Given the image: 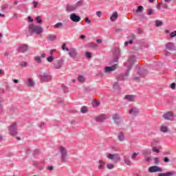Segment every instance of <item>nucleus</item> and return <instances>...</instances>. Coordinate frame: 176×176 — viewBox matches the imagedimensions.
I'll return each instance as SVG.
<instances>
[{
  "instance_id": "1",
  "label": "nucleus",
  "mask_w": 176,
  "mask_h": 176,
  "mask_svg": "<svg viewBox=\"0 0 176 176\" xmlns=\"http://www.w3.org/2000/svg\"><path fill=\"white\" fill-rule=\"evenodd\" d=\"M43 31V30H42L41 26L35 25L34 23H31L29 25V33L30 34V36L33 34H37V35H39L42 34Z\"/></svg>"
},
{
  "instance_id": "2",
  "label": "nucleus",
  "mask_w": 176,
  "mask_h": 176,
  "mask_svg": "<svg viewBox=\"0 0 176 176\" xmlns=\"http://www.w3.org/2000/svg\"><path fill=\"white\" fill-rule=\"evenodd\" d=\"M58 149L61 155L60 160L62 163H67L68 162V151H67V148L63 146H59Z\"/></svg>"
},
{
  "instance_id": "3",
  "label": "nucleus",
  "mask_w": 176,
  "mask_h": 176,
  "mask_svg": "<svg viewBox=\"0 0 176 176\" xmlns=\"http://www.w3.org/2000/svg\"><path fill=\"white\" fill-rule=\"evenodd\" d=\"M134 63H135V56L131 55L129 57L127 61L124 63L125 67H126L127 72L131 69L133 65H134Z\"/></svg>"
},
{
  "instance_id": "4",
  "label": "nucleus",
  "mask_w": 176,
  "mask_h": 176,
  "mask_svg": "<svg viewBox=\"0 0 176 176\" xmlns=\"http://www.w3.org/2000/svg\"><path fill=\"white\" fill-rule=\"evenodd\" d=\"M138 75H139L140 77L135 76L134 79L136 82H140V79H141V78H144L146 75H148V70L143 67H140L138 71Z\"/></svg>"
},
{
  "instance_id": "5",
  "label": "nucleus",
  "mask_w": 176,
  "mask_h": 176,
  "mask_svg": "<svg viewBox=\"0 0 176 176\" xmlns=\"http://www.w3.org/2000/svg\"><path fill=\"white\" fill-rule=\"evenodd\" d=\"M39 78L42 83H44L45 82H50V80H52V76H50V74L49 73L41 72Z\"/></svg>"
},
{
  "instance_id": "6",
  "label": "nucleus",
  "mask_w": 176,
  "mask_h": 176,
  "mask_svg": "<svg viewBox=\"0 0 176 176\" xmlns=\"http://www.w3.org/2000/svg\"><path fill=\"white\" fill-rule=\"evenodd\" d=\"M9 131L11 135H17V123L13 122L9 127Z\"/></svg>"
},
{
  "instance_id": "7",
  "label": "nucleus",
  "mask_w": 176,
  "mask_h": 176,
  "mask_svg": "<svg viewBox=\"0 0 176 176\" xmlns=\"http://www.w3.org/2000/svg\"><path fill=\"white\" fill-rule=\"evenodd\" d=\"M66 51L69 52V56H70L72 58H76V56H78V52H76V50H75V48H66Z\"/></svg>"
},
{
  "instance_id": "8",
  "label": "nucleus",
  "mask_w": 176,
  "mask_h": 176,
  "mask_svg": "<svg viewBox=\"0 0 176 176\" xmlns=\"http://www.w3.org/2000/svg\"><path fill=\"white\" fill-rule=\"evenodd\" d=\"M64 64V60L63 59L56 60L54 63V67L56 69H60Z\"/></svg>"
},
{
  "instance_id": "9",
  "label": "nucleus",
  "mask_w": 176,
  "mask_h": 176,
  "mask_svg": "<svg viewBox=\"0 0 176 176\" xmlns=\"http://www.w3.org/2000/svg\"><path fill=\"white\" fill-rule=\"evenodd\" d=\"M120 56V50L119 48H116L113 52L114 63H118L119 60V56Z\"/></svg>"
},
{
  "instance_id": "10",
  "label": "nucleus",
  "mask_w": 176,
  "mask_h": 176,
  "mask_svg": "<svg viewBox=\"0 0 176 176\" xmlns=\"http://www.w3.org/2000/svg\"><path fill=\"white\" fill-rule=\"evenodd\" d=\"M166 47L167 50H169V52H173L174 50H176L175 44L173 42H168L166 44Z\"/></svg>"
},
{
  "instance_id": "11",
  "label": "nucleus",
  "mask_w": 176,
  "mask_h": 176,
  "mask_svg": "<svg viewBox=\"0 0 176 176\" xmlns=\"http://www.w3.org/2000/svg\"><path fill=\"white\" fill-rule=\"evenodd\" d=\"M70 19L72 21H74V23H79V21H80V16L76 15L75 13H72L70 14Z\"/></svg>"
},
{
  "instance_id": "12",
  "label": "nucleus",
  "mask_w": 176,
  "mask_h": 176,
  "mask_svg": "<svg viewBox=\"0 0 176 176\" xmlns=\"http://www.w3.org/2000/svg\"><path fill=\"white\" fill-rule=\"evenodd\" d=\"M162 171V168L157 166H153L148 168V173H157Z\"/></svg>"
},
{
  "instance_id": "13",
  "label": "nucleus",
  "mask_w": 176,
  "mask_h": 176,
  "mask_svg": "<svg viewBox=\"0 0 176 176\" xmlns=\"http://www.w3.org/2000/svg\"><path fill=\"white\" fill-rule=\"evenodd\" d=\"M28 50V45L23 44L22 45H20L18 48V52L19 53H25Z\"/></svg>"
},
{
  "instance_id": "14",
  "label": "nucleus",
  "mask_w": 176,
  "mask_h": 176,
  "mask_svg": "<svg viewBox=\"0 0 176 176\" xmlns=\"http://www.w3.org/2000/svg\"><path fill=\"white\" fill-rule=\"evenodd\" d=\"M106 119H107V117L105 114H101L95 118V120L96 122H104V120H106Z\"/></svg>"
},
{
  "instance_id": "15",
  "label": "nucleus",
  "mask_w": 176,
  "mask_h": 176,
  "mask_svg": "<svg viewBox=\"0 0 176 176\" xmlns=\"http://www.w3.org/2000/svg\"><path fill=\"white\" fill-rule=\"evenodd\" d=\"M129 113L130 115H134V116H137V115L140 113V109H138L137 107H133L129 110Z\"/></svg>"
},
{
  "instance_id": "16",
  "label": "nucleus",
  "mask_w": 176,
  "mask_h": 176,
  "mask_svg": "<svg viewBox=\"0 0 176 176\" xmlns=\"http://www.w3.org/2000/svg\"><path fill=\"white\" fill-rule=\"evenodd\" d=\"M116 67H118V65H114L111 67H105L104 72H106L107 74H108L109 72H112L115 71V69H116Z\"/></svg>"
},
{
  "instance_id": "17",
  "label": "nucleus",
  "mask_w": 176,
  "mask_h": 176,
  "mask_svg": "<svg viewBox=\"0 0 176 176\" xmlns=\"http://www.w3.org/2000/svg\"><path fill=\"white\" fill-rule=\"evenodd\" d=\"M174 116V113L173 111H168L167 113H165L163 116V118H165L166 120H170L171 118Z\"/></svg>"
},
{
  "instance_id": "18",
  "label": "nucleus",
  "mask_w": 176,
  "mask_h": 176,
  "mask_svg": "<svg viewBox=\"0 0 176 176\" xmlns=\"http://www.w3.org/2000/svg\"><path fill=\"white\" fill-rule=\"evenodd\" d=\"M113 119L114 120V122L116 124H120V116L118 113L113 115Z\"/></svg>"
},
{
  "instance_id": "19",
  "label": "nucleus",
  "mask_w": 176,
  "mask_h": 176,
  "mask_svg": "<svg viewBox=\"0 0 176 176\" xmlns=\"http://www.w3.org/2000/svg\"><path fill=\"white\" fill-rule=\"evenodd\" d=\"M76 6L74 5H69V4H67L66 6V11L67 12H74V10H76Z\"/></svg>"
},
{
  "instance_id": "20",
  "label": "nucleus",
  "mask_w": 176,
  "mask_h": 176,
  "mask_svg": "<svg viewBox=\"0 0 176 176\" xmlns=\"http://www.w3.org/2000/svg\"><path fill=\"white\" fill-rule=\"evenodd\" d=\"M129 76V72L124 74H119L117 77L118 80H125L126 78Z\"/></svg>"
},
{
  "instance_id": "21",
  "label": "nucleus",
  "mask_w": 176,
  "mask_h": 176,
  "mask_svg": "<svg viewBox=\"0 0 176 176\" xmlns=\"http://www.w3.org/2000/svg\"><path fill=\"white\" fill-rule=\"evenodd\" d=\"M135 98V96L134 95H126L124 96V100H126V101L133 102L134 101Z\"/></svg>"
},
{
  "instance_id": "22",
  "label": "nucleus",
  "mask_w": 176,
  "mask_h": 176,
  "mask_svg": "<svg viewBox=\"0 0 176 176\" xmlns=\"http://www.w3.org/2000/svg\"><path fill=\"white\" fill-rule=\"evenodd\" d=\"M118 138L119 141H120V142L124 141V140H125L124 133H123V132H120L118 133Z\"/></svg>"
},
{
  "instance_id": "23",
  "label": "nucleus",
  "mask_w": 176,
  "mask_h": 176,
  "mask_svg": "<svg viewBox=\"0 0 176 176\" xmlns=\"http://www.w3.org/2000/svg\"><path fill=\"white\" fill-rule=\"evenodd\" d=\"M174 174H175V172H168L166 173H159L158 176H173Z\"/></svg>"
},
{
  "instance_id": "24",
  "label": "nucleus",
  "mask_w": 176,
  "mask_h": 176,
  "mask_svg": "<svg viewBox=\"0 0 176 176\" xmlns=\"http://www.w3.org/2000/svg\"><path fill=\"white\" fill-rule=\"evenodd\" d=\"M47 39L48 41H56V39H57V36L54 35V34H50L47 37Z\"/></svg>"
},
{
  "instance_id": "25",
  "label": "nucleus",
  "mask_w": 176,
  "mask_h": 176,
  "mask_svg": "<svg viewBox=\"0 0 176 176\" xmlns=\"http://www.w3.org/2000/svg\"><path fill=\"white\" fill-rule=\"evenodd\" d=\"M118 12H115L113 13L112 16L110 17V20L111 21H115L116 19H118Z\"/></svg>"
},
{
  "instance_id": "26",
  "label": "nucleus",
  "mask_w": 176,
  "mask_h": 176,
  "mask_svg": "<svg viewBox=\"0 0 176 176\" xmlns=\"http://www.w3.org/2000/svg\"><path fill=\"white\" fill-rule=\"evenodd\" d=\"M99 166H98V168H99V170H101L102 168H104V166L105 164V162L102 160H100L99 161Z\"/></svg>"
},
{
  "instance_id": "27",
  "label": "nucleus",
  "mask_w": 176,
  "mask_h": 176,
  "mask_svg": "<svg viewBox=\"0 0 176 176\" xmlns=\"http://www.w3.org/2000/svg\"><path fill=\"white\" fill-rule=\"evenodd\" d=\"M160 131L162 133H167L168 131V128L166 126L162 125L160 128Z\"/></svg>"
},
{
  "instance_id": "28",
  "label": "nucleus",
  "mask_w": 176,
  "mask_h": 176,
  "mask_svg": "<svg viewBox=\"0 0 176 176\" xmlns=\"http://www.w3.org/2000/svg\"><path fill=\"white\" fill-rule=\"evenodd\" d=\"M155 27H162L163 25V21H159V20H155Z\"/></svg>"
},
{
  "instance_id": "29",
  "label": "nucleus",
  "mask_w": 176,
  "mask_h": 176,
  "mask_svg": "<svg viewBox=\"0 0 176 176\" xmlns=\"http://www.w3.org/2000/svg\"><path fill=\"white\" fill-rule=\"evenodd\" d=\"M78 82L83 83V82H85V80H86V78H85V76L80 75L78 77Z\"/></svg>"
},
{
  "instance_id": "30",
  "label": "nucleus",
  "mask_w": 176,
  "mask_h": 176,
  "mask_svg": "<svg viewBox=\"0 0 176 176\" xmlns=\"http://www.w3.org/2000/svg\"><path fill=\"white\" fill-rule=\"evenodd\" d=\"M27 86L28 87L34 86V81L32 80V79L28 78Z\"/></svg>"
},
{
  "instance_id": "31",
  "label": "nucleus",
  "mask_w": 176,
  "mask_h": 176,
  "mask_svg": "<svg viewBox=\"0 0 176 176\" xmlns=\"http://www.w3.org/2000/svg\"><path fill=\"white\" fill-rule=\"evenodd\" d=\"M128 39L129 40V42H132L133 44V41L135 39V36L134 34H131L128 36Z\"/></svg>"
},
{
  "instance_id": "32",
  "label": "nucleus",
  "mask_w": 176,
  "mask_h": 176,
  "mask_svg": "<svg viewBox=\"0 0 176 176\" xmlns=\"http://www.w3.org/2000/svg\"><path fill=\"white\" fill-rule=\"evenodd\" d=\"M142 155H144V156H148V155H151V150H144L142 151Z\"/></svg>"
},
{
  "instance_id": "33",
  "label": "nucleus",
  "mask_w": 176,
  "mask_h": 176,
  "mask_svg": "<svg viewBox=\"0 0 176 176\" xmlns=\"http://www.w3.org/2000/svg\"><path fill=\"white\" fill-rule=\"evenodd\" d=\"M124 163L127 164V166H131V161L126 157H125Z\"/></svg>"
},
{
  "instance_id": "34",
  "label": "nucleus",
  "mask_w": 176,
  "mask_h": 176,
  "mask_svg": "<svg viewBox=\"0 0 176 176\" xmlns=\"http://www.w3.org/2000/svg\"><path fill=\"white\" fill-rule=\"evenodd\" d=\"M107 157L108 159H110V160H113L115 157H116V154H109Z\"/></svg>"
},
{
  "instance_id": "35",
  "label": "nucleus",
  "mask_w": 176,
  "mask_h": 176,
  "mask_svg": "<svg viewBox=\"0 0 176 176\" xmlns=\"http://www.w3.org/2000/svg\"><path fill=\"white\" fill-rule=\"evenodd\" d=\"M64 25V24L63 23H58L56 24H55L54 25V28H61V27H63Z\"/></svg>"
},
{
  "instance_id": "36",
  "label": "nucleus",
  "mask_w": 176,
  "mask_h": 176,
  "mask_svg": "<svg viewBox=\"0 0 176 176\" xmlns=\"http://www.w3.org/2000/svg\"><path fill=\"white\" fill-rule=\"evenodd\" d=\"M34 60L35 61H36V63H38V64H41V63H42V59H41L40 56H35Z\"/></svg>"
},
{
  "instance_id": "37",
  "label": "nucleus",
  "mask_w": 176,
  "mask_h": 176,
  "mask_svg": "<svg viewBox=\"0 0 176 176\" xmlns=\"http://www.w3.org/2000/svg\"><path fill=\"white\" fill-rule=\"evenodd\" d=\"M143 10L144 7H142V6H139L136 10V13H140V12H142Z\"/></svg>"
},
{
  "instance_id": "38",
  "label": "nucleus",
  "mask_w": 176,
  "mask_h": 176,
  "mask_svg": "<svg viewBox=\"0 0 176 176\" xmlns=\"http://www.w3.org/2000/svg\"><path fill=\"white\" fill-rule=\"evenodd\" d=\"M88 46H89V47H93V48H94V47H97V44L95 43H89L88 44Z\"/></svg>"
},
{
  "instance_id": "39",
  "label": "nucleus",
  "mask_w": 176,
  "mask_h": 176,
  "mask_svg": "<svg viewBox=\"0 0 176 176\" xmlns=\"http://www.w3.org/2000/svg\"><path fill=\"white\" fill-rule=\"evenodd\" d=\"M80 111H81L82 113H86V112H87V107H81Z\"/></svg>"
},
{
  "instance_id": "40",
  "label": "nucleus",
  "mask_w": 176,
  "mask_h": 176,
  "mask_svg": "<svg viewBox=\"0 0 176 176\" xmlns=\"http://www.w3.org/2000/svg\"><path fill=\"white\" fill-rule=\"evenodd\" d=\"M85 56L87 57V58H91V53H90L89 52H86Z\"/></svg>"
},
{
  "instance_id": "41",
  "label": "nucleus",
  "mask_w": 176,
  "mask_h": 176,
  "mask_svg": "<svg viewBox=\"0 0 176 176\" xmlns=\"http://www.w3.org/2000/svg\"><path fill=\"white\" fill-rule=\"evenodd\" d=\"M62 89H63V90H64L65 93H67L68 92V88L65 85H62Z\"/></svg>"
},
{
  "instance_id": "42",
  "label": "nucleus",
  "mask_w": 176,
  "mask_h": 176,
  "mask_svg": "<svg viewBox=\"0 0 176 176\" xmlns=\"http://www.w3.org/2000/svg\"><path fill=\"white\" fill-rule=\"evenodd\" d=\"M93 107H98L100 105V101H95L92 102Z\"/></svg>"
},
{
  "instance_id": "43",
  "label": "nucleus",
  "mask_w": 176,
  "mask_h": 176,
  "mask_svg": "<svg viewBox=\"0 0 176 176\" xmlns=\"http://www.w3.org/2000/svg\"><path fill=\"white\" fill-rule=\"evenodd\" d=\"M161 7L164 9H168V6L164 3H161Z\"/></svg>"
},
{
  "instance_id": "44",
  "label": "nucleus",
  "mask_w": 176,
  "mask_h": 176,
  "mask_svg": "<svg viewBox=\"0 0 176 176\" xmlns=\"http://www.w3.org/2000/svg\"><path fill=\"white\" fill-rule=\"evenodd\" d=\"M107 168H109V170L115 167V165L112 164H108L107 166Z\"/></svg>"
},
{
  "instance_id": "45",
  "label": "nucleus",
  "mask_w": 176,
  "mask_h": 176,
  "mask_svg": "<svg viewBox=\"0 0 176 176\" xmlns=\"http://www.w3.org/2000/svg\"><path fill=\"white\" fill-rule=\"evenodd\" d=\"M9 6L8 4H4L3 6H1V10H6V9H8V7Z\"/></svg>"
},
{
  "instance_id": "46",
  "label": "nucleus",
  "mask_w": 176,
  "mask_h": 176,
  "mask_svg": "<svg viewBox=\"0 0 176 176\" xmlns=\"http://www.w3.org/2000/svg\"><path fill=\"white\" fill-rule=\"evenodd\" d=\"M53 60H54V58H53V56H50L47 58V61H48V63H52Z\"/></svg>"
},
{
  "instance_id": "47",
  "label": "nucleus",
  "mask_w": 176,
  "mask_h": 176,
  "mask_svg": "<svg viewBox=\"0 0 176 176\" xmlns=\"http://www.w3.org/2000/svg\"><path fill=\"white\" fill-rule=\"evenodd\" d=\"M175 36H176V30L174 32H172L170 34V38H174Z\"/></svg>"
},
{
  "instance_id": "48",
  "label": "nucleus",
  "mask_w": 176,
  "mask_h": 176,
  "mask_svg": "<svg viewBox=\"0 0 176 176\" xmlns=\"http://www.w3.org/2000/svg\"><path fill=\"white\" fill-rule=\"evenodd\" d=\"M36 21H37V23H38V24H41V23H42V19H41V16H37L36 18Z\"/></svg>"
},
{
  "instance_id": "49",
  "label": "nucleus",
  "mask_w": 176,
  "mask_h": 176,
  "mask_svg": "<svg viewBox=\"0 0 176 176\" xmlns=\"http://www.w3.org/2000/svg\"><path fill=\"white\" fill-rule=\"evenodd\" d=\"M147 14H148V16H151V14H153V10H152V9L148 10Z\"/></svg>"
},
{
  "instance_id": "50",
  "label": "nucleus",
  "mask_w": 176,
  "mask_h": 176,
  "mask_svg": "<svg viewBox=\"0 0 176 176\" xmlns=\"http://www.w3.org/2000/svg\"><path fill=\"white\" fill-rule=\"evenodd\" d=\"M153 152H155L156 153H160V151L157 149L156 147H153Z\"/></svg>"
},
{
  "instance_id": "51",
  "label": "nucleus",
  "mask_w": 176,
  "mask_h": 176,
  "mask_svg": "<svg viewBox=\"0 0 176 176\" xmlns=\"http://www.w3.org/2000/svg\"><path fill=\"white\" fill-rule=\"evenodd\" d=\"M175 86H176L175 82H173V83L170 85V89H173V90H175Z\"/></svg>"
},
{
  "instance_id": "52",
  "label": "nucleus",
  "mask_w": 176,
  "mask_h": 176,
  "mask_svg": "<svg viewBox=\"0 0 176 176\" xmlns=\"http://www.w3.org/2000/svg\"><path fill=\"white\" fill-rule=\"evenodd\" d=\"M85 23H87V24H91V21H90V19H89V17H86Z\"/></svg>"
},
{
  "instance_id": "53",
  "label": "nucleus",
  "mask_w": 176,
  "mask_h": 176,
  "mask_svg": "<svg viewBox=\"0 0 176 176\" xmlns=\"http://www.w3.org/2000/svg\"><path fill=\"white\" fill-rule=\"evenodd\" d=\"M113 89H119V83L118 82L114 83Z\"/></svg>"
},
{
  "instance_id": "54",
  "label": "nucleus",
  "mask_w": 176,
  "mask_h": 176,
  "mask_svg": "<svg viewBox=\"0 0 176 176\" xmlns=\"http://www.w3.org/2000/svg\"><path fill=\"white\" fill-rule=\"evenodd\" d=\"M20 65H21V67H27V62H21V63H20Z\"/></svg>"
},
{
  "instance_id": "55",
  "label": "nucleus",
  "mask_w": 176,
  "mask_h": 176,
  "mask_svg": "<svg viewBox=\"0 0 176 176\" xmlns=\"http://www.w3.org/2000/svg\"><path fill=\"white\" fill-rule=\"evenodd\" d=\"M74 5L76 6V8H78V6H82V1H79L77 3Z\"/></svg>"
},
{
  "instance_id": "56",
  "label": "nucleus",
  "mask_w": 176,
  "mask_h": 176,
  "mask_svg": "<svg viewBox=\"0 0 176 176\" xmlns=\"http://www.w3.org/2000/svg\"><path fill=\"white\" fill-rule=\"evenodd\" d=\"M164 56H170V52L167 51V50H164Z\"/></svg>"
},
{
  "instance_id": "57",
  "label": "nucleus",
  "mask_w": 176,
  "mask_h": 176,
  "mask_svg": "<svg viewBox=\"0 0 176 176\" xmlns=\"http://www.w3.org/2000/svg\"><path fill=\"white\" fill-rule=\"evenodd\" d=\"M164 162L165 163H168V162H170V159L168 157H166L164 158Z\"/></svg>"
},
{
  "instance_id": "58",
  "label": "nucleus",
  "mask_w": 176,
  "mask_h": 176,
  "mask_svg": "<svg viewBox=\"0 0 176 176\" xmlns=\"http://www.w3.org/2000/svg\"><path fill=\"white\" fill-rule=\"evenodd\" d=\"M33 5H34V8H38V2H37V1H33Z\"/></svg>"
},
{
  "instance_id": "59",
  "label": "nucleus",
  "mask_w": 176,
  "mask_h": 176,
  "mask_svg": "<svg viewBox=\"0 0 176 176\" xmlns=\"http://www.w3.org/2000/svg\"><path fill=\"white\" fill-rule=\"evenodd\" d=\"M154 162H155V164H157L159 163V158L155 157Z\"/></svg>"
},
{
  "instance_id": "60",
  "label": "nucleus",
  "mask_w": 176,
  "mask_h": 176,
  "mask_svg": "<svg viewBox=\"0 0 176 176\" xmlns=\"http://www.w3.org/2000/svg\"><path fill=\"white\" fill-rule=\"evenodd\" d=\"M101 14H102L101 11L96 12V16H98V17H101Z\"/></svg>"
},
{
  "instance_id": "61",
  "label": "nucleus",
  "mask_w": 176,
  "mask_h": 176,
  "mask_svg": "<svg viewBox=\"0 0 176 176\" xmlns=\"http://www.w3.org/2000/svg\"><path fill=\"white\" fill-rule=\"evenodd\" d=\"M65 46H67V44H65V43H64L62 45L63 50H67V48H65Z\"/></svg>"
},
{
  "instance_id": "62",
  "label": "nucleus",
  "mask_w": 176,
  "mask_h": 176,
  "mask_svg": "<svg viewBox=\"0 0 176 176\" xmlns=\"http://www.w3.org/2000/svg\"><path fill=\"white\" fill-rule=\"evenodd\" d=\"M129 44L132 45V42L131 41H126L124 43V46H128Z\"/></svg>"
},
{
  "instance_id": "63",
  "label": "nucleus",
  "mask_w": 176,
  "mask_h": 176,
  "mask_svg": "<svg viewBox=\"0 0 176 176\" xmlns=\"http://www.w3.org/2000/svg\"><path fill=\"white\" fill-rule=\"evenodd\" d=\"M28 21H30V23H32L34 21V19H32V18L31 16H28Z\"/></svg>"
},
{
  "instance_id": "64",
  "label": "nucleus",
  "mask_w": 176,
  "mask_h": 176,
  "mask_svg": "<svg viewBox=\"0 0 176 176\" xmlns=\"http://www.w3.org/2000/svg\"><path fill=\"white\" fill-rule=\"evenodd\" d=\"M138 155V153H134L133 154V155H132V159H133V160L135 159V157H137V155Z\"/></svg>"
}]
</instances>
